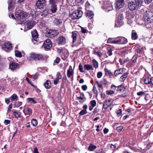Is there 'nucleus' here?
Segmentation results:
<instances>
[{
	"label": "nucleus",
	"mask_w": 153,
	"mask_h": 153,
	"mask_svg": "<svg viewBox=\"0 0 153 153\" xmlns=\"http://www.w3.org/2000/svg\"><path fill=\"white\" fill-rule=\"evenodd\" d=\"M152 1H131L128 4L129 9L131 10L138 9L141 5H144V4H149Z\"/></svg>",
	"instance_id": "nucleus-1"
},
{
	"label": "nucleus",
	"mask_w": 153,
	"mask_h": 153,
	"mask_svg": "<svg viewBox=\"0 0 153 153\" xmlns=\"http://www.w3.org/2000/svg\"><path fill=\"white\" fill-rule=\"evenodd\" d=\"M152 13L146 11V13L144 16V21L145 25L148 28L151 27L153 25V14L152 15Z\"/></svg>",
	"instance_id": "nucleus-2"
},
{
	"label": "nucleus",
	"mask_w": 153,
	"mask_h": 153,
	"mask_svg": "<svg viewBox=\"0 0 153 153\" xmlns=\"http://www.w3.org/2000/svg\"><path fill=\"white\" fill-rule=\"evenodd\" d=\"M50 3L51 4V9L47 10L44 11L43 14L45 15H47L48 13L50 14L54 13L57 10L56 3L55 1H49Z\"/></svg>",
	"instance_id": "nucleus-3"
},
{
	"label": "nucleus",
	"mask_w": 153,
	"mask_h": 153,
	"mask_svg": "<svg viewBox=\"0 0 153 153\" xmlns=\"http://www.w3.org/2000/svg\"><path fill=\"white\" fill-rule=\"evenodd\" d=\"M100 2L102 3V8L105 11L108 12L113 9L112 5L109 3V1H100Z\"/></svg>",
	"instance_id": "nucleus-4"
},
{
	"label": "nucleus",
	"mask_w": 153,
	"mask_h": 153,
	"mask_svg": "<svg viewBox=\"0 0 153 153\" xmlns=\"http://www.w3.org/2000/svg\"><path fill=\"white\" fill-rule=\"evenodd\" d=\"M59 34V32L57 30H48L46 33V36L50 38H52L56 36Z\"/></svg>",
	"instance_id": "nucleus-5"
},
{
	"label": "nucleus",
	"mask_w": 153,
	"mask_h": 153,
	"mask_svg": "<svg viewBox=\"0 0 153 153\" xmlns=\"http://www.w3.org/2000/svg\"><path fill=\"white\" fill-rule=\"evenodd\" d=\"M15 13L16 17L18 19H24L27 16L26 13L22 10H18Z\"/></svg>",
	"instance_id": "nucleus-6"
},
{
	"label": "nucleus",
	"mask_w": 153,
	"mask_h": 153,
	"mask_svg": "<svg viewBox=\"0 0 153 153\" xmlns=\"http://www.w3.org/2000/svg\"><path fill=\"white\" fill-rule=\"evenodd\" d=\"M52 44L51 40L47 39L44 42L43 47L45 50H47L52 47Z\"/></svg>",
	"instance_id": "nucleus-7"
},
{
	"label": "nucleus",
	"mask_w": 153,
	"mask_h": 153,
	"mask_svg": "<svg viewBox=\"0 0 153 153\" xmlns=\"http://www.w3.org/2000/svg\"><path fill=\"white\" fill-rule=\"evenodd\" d=\"M56 41L58 45H64L66 43V39L64 37L61 36L57 38Z\"/></svg>",
	"instance_id": "nucleus-8"
},
{
	"label": "nucleus",
	"mask_w": 153,
	"mask_h": 153,
	"mask_svg": "<svg viewBox=\"0 0 153 153\" xmlns=\"http://www.w3.org/2000/svg\"><path fill=\"white\" fill-rule=\"evenodd\" d=\"M19 67V65L17 63L14 62H10L9 65L10 68L11 70H15L18 69Z\"/></svg>",
	"instance_id": "nucleus-9"
},
{
	"label": "nucleus",
	"mask_w": 153,
	"mask_h": 153,
	"mask_svg": "<svg viewBox=\"0 0 153 153\" xmlns=\"http://www.w3.org/2000/svg\"><path fill=\"white\" fill-rule=\"evenodd\" d=\"M2 48L5 51H7L9 49L11 50L12 48L11 44L10 42L5 43L2 45Z\"/></svg>",
	"instance_id": "nucleus-10"
},
{
	"label": "nucleus",
	"mask_w": 153,
	"mask_h": 153,
	"mask_svg": "<svg viewBox=\"0 0 153 153\" xmlns=\"http://www.w3.org/2000/svg\"><path fill=\"white\" fill-rule=\"evenodd\" d=\"M45 5V1H37L36 5L39 9L42 8Z\"/></svg>",
	"instance_id": "nucleus-11"
},
{
	"label": "nucleus",
	"mask_w": 153,
	"mask_h": 153,
	"mask_svg": "<svg viewBox=\"0 0 153 153\" xmlns=\"http://www.w3.org/2000/svg\"><path fill=\"white\" fill-rule=\"evenodd\" d=\"M117 22L118 24V26L120 27L123 24V17L122 14H120L117 16Z\"/></svg>",
	"instance_id": "nucleus-12"
},
{
	"label": "nucleus",
	"mask_w": 153,
	"mask_h": 153,
	"mask_svg": "<svg viewBox=\"0 0 153 153\" xmlns=\"http://www.w3.org/2000/svg\"><path fill=\"white\" fill-rule=\"evenodd\" d=\"M32 36L33 39L35 41H36L38 37V35L37 31L36 30H34L31 32Z\"/></svg>",
	"instance_id": "nucleus-13"
},
{
	"label": "nucleus",
	"mask_w": 153,
	"mask_h": 153,
	"mask_svg": "<svg viewBox=\"0 0 153 153\" xmlns=\"http://www.w3.org/2000/svg\"><path fill=\"white\" fill-rule=\"evenodd\" d=\"M35 22L32 20H28L27 21V28L30 29L35 25Z\"/></svg>",
	"instance_id": "nucleus-14"
},
{
	"label": "nucleus",
	"mask_w": 153,
	"mask_h": 153,
	"mask_svg": "<svg viewBox=\"0 0 153 153\" xmlns=\"http://www.w3.org/2000/svg\"><path fill=\"white\" fill-rule=\"evenodd\" d=\"M94 15V14L92 11H88L86 14V16L91 21H92Z\"/></svg>",
	"instance_id": "nucleus-15"
},
{
	"label": "nucleus",
	"mask_w": 153,
	"mask_h": 153,
	"mask_svg": "<svg viewBox=\"0 0 153 153\" xmlns=\"http://www.w3.org/2000/svg\"><path fill=\"white\" fill-rule=\"evenodd\" d=\"M128 74L127 72L124 73L119 79V81L122 82H123L127 77Z\"/></svg>",
	"instance_id": "nucleus-16"
},
{
	"label": "nucleus",
	"mask_w": 153,
	"mask_h": 153,
	"mask_svg": "<svg viewBox=\"0 0 153 153\" xmlns=\"http://www.w3.org/2000/svg\"><path fill=\"white\" fill-rule=\"evenodd\" d=\"M124 1H117L116 2V7L117 8L120 9L124 5Z\"/></svg>",
	"instance_id": "nucleus-17"
},
{
	"label": "nucleus",
	"mask_w": 153,
	"mask_h": 153,
	"mask_svg": "<svg viewBox=\"0 0 153 153\" xmlns=\"http://www.w3.org/2000/svg\"><path fill=\"white\" fill-rule=\"evenodd\" d=\"M84 94L81 93H80V96L79 97H77L76 99L77 100L79 99L80 100L79 101V102L81 103H82L86 100V98L84 97Z\"/></svg>",
	"instance_id": "nucleus-18"
},
{
	"label": "nucleus",
	"mask_w": 153,
	"mask_h": 153,
	"mask_svg": "<svg viewBox=\"0 0 153 153\" xmlns=\"http://www.w3.org/2000/svg\"><path fill=\"white\" fill-rule=\"evenodd\" d=\"M9 6L8 9L9 10H12V8L13 7L15 4V1H10L8 2Z\"/></svg>",
	"instance_id": "nucleus-19"
},
{
	"label": "nucleus",
	"mask_w": 153,
	"mask_h": 153,
	"mask_svg": "<svg viewBox=\"0 0 153 153\" xmlns=\"http://www.w3.org/2000/svg\"><path fill=\"white\" fill-rule=\"evenodd\" d=\"M45 87L46 89L49 88L51 86V83L50 81L49 80L46 81L45 83L44 84Z\"/></svg>",
	"instance_id": "nucleus-20"
},
{
	"label": "nucleus",
	"mask_w": 153,
	"mask_h": 153,
	"mask_svg": "<svg viewBox=\"0 0 153 153\" xmlns=\"http://www.w3.org/2000/svg\"><path fill=\"white\" fill-rule=\"evenodd\" d=\"M84 68L85 70H91L93 71L94 68L90 64H85L84 66Z\"/></svg>",
	"instance_id": "nucleus-21"
},
{
	"label": "nucleus",
	"mask_w": 153,
	"mask_h": 153,
	"mask_svg": "<svg viewBox=\"0 0 153 153\" xmlns=\"http://www.w3.org/2000/svg\"><path fill=\"white\" fill-rule=\"evenodd\" d=\"M75 13H76V16L79 19L81 18L83 14L82 11L80 10H78L75 11Z\"/></svg>",
	"instance_id": "nucleus-22"
},
{
	"label": "nucleus",
	"mask_w": 153,
	"mask_h": 153,
	"mask_svg": "<svg viewBox=\"0 0 153 153\" xmlns=\"http://www.w3.org/2000/svg\"><path fill=\"white\" fill-rule=\"evenodd\" d=\"M97 148V147L96 146L91 143L88 148V150L90 151H92L94 150Z\"/></svg>",
	"instance_id": "nucleus-23"
},
{
	"label": "nucleus",
	"mask_w": 153,
	"mask_h": 153,
	"mask_svg": "<svg viewBox=\"0 0 153 153\" xmlns=\"http://www.w3.org/2000/svg\"><path fill=\"white\" fill-rule=\"evenodd\" d=\"M53 22L56 25H60L62 23L61 20L56 18L54 19Z\"/></svg>",
	"instance_id": "nucleus-24"
},
{
	"label": "nucleus",
	"mask_w": 153,
	"mask_h": 153,
	"mask_svg": "<svg viewBox=\"0 0 153 153\" xmlns=\"http://www.w3.org/2000/svg\"><path fill=\"white\" fill-rule=\"evenodd\" d=\"M77 32H73L72 33V37L73 39V42L74 43L76 40L77 36Z\"/></svg>",
	"instance_id": "nucleus-25"
},
{
	"label": "nucleus",
	"mask_w": 153,
	"mask_h": 153,
	"mask_svg": "<svg viewBox=\"0 0 153 153\" xmlns=\"http://www.w3.org/2000/svg\"><path fill=\"white\" fill-rule=\"evenodd\" d=\"M13 115L16 118H18L20 117L21 113L17 111L14 110L13 111Z\"/></svg>",
	"instance_id": "nucleus-26"
},
{
	"label": "nucleus",
	"mask_w": 153,
	"mask_h": 153,
	"mask_svg": "<svg viewBox=\"0 0 153 153\" xmlns=\"http://www.w3.org/2000/svg\"><path fill=\"white\" fill-rule=\"evenodd\" d=\"M36 54L35 53L31 54L30 56L28 58V60L30 61L36 60Z\"/></svg>",
	"instance_id": "nucleus-27"
},
{
	"label": "nucleus",
	"mask_w": 153,
	"mask_h": 153,
	"mask_svg": "<svg viewBox=\"0 0 153 153\" xmlns=\"http://www.w3.org/2000/svg\"><path fill=\"white\" fill-rule=\"evenodd\" d=\"M125 90V88L123 85H121L118 86L117 91L121 92H123Z\"/></svg>",
	"instance_id": "nucleus-28"
},
{
	"label": "nucleus",
	"mask_w": 153,
	"mask_h": 153,
	"mask_svg": "<svg viewBox=\"0 0 153 153\" xmlns=\"http://www.w3.org/2000/svg\"><path fill=\"white\" fill-rule=\"evenodd\" d=\"M92 65L96 68H98V62L94 59L92 60Z\"/></svg>",
	"instance_id": "nucleus-29"
},
{
	"label": "nucleus",
	"mask_w": 153,
	"mask_h": 153,
	"mask_svg": "<svg viewBox=\"0 0 153 153\" xmlns=\"http://www.w3.org/2000/svg\"><path fill=\"white\" fill-rule=\"evenodd\" d=\"M104 71L105 72V75L106 76H108L110 77H111L112 76V74L111 72L108 71L107 69L105 68L104 69Z\"/></svg>",
	"instance_id": "nucleus-30"
},
{
	"label": "nucleus",
	"mask_w": 153,
	"mask_h": 153,
	"mask_svg": "<svg viewBox=\"0 0 153 153\" xmlns=\"http://www.w3.org/2000/svg\"><path fill=\"white\" fill-rule=\"evenodd\" d=\"M36 60H41L43 59V56L41 54H36Z\"/></svg>",
	"instance_id": "nucleus-31"
},
{
	"label": "nucleus",
	"mask_w": 153,
	"mask_h": 153,
	"mask_svg": "<svg viewBox=\"0 0 153 153\" xmlns=\"http://www.w3.org/2000/svg\"><path fill=\"white\" fill-rule=\"evenodd\" d=\"M127 42V40L126 38L121 37L120 44H125Z\"/></svg>",
	"instance_id": "nucleus-32"
},
{
	"label": "nucleus",
	"mask_w": 153,
	"mask_h": 153,
	"mask_svg": "<svg viewBox=\"0 0 153 153\" xmlns=\"http://www.w3.org/2000/svg\"><path fill=\"white\" fill-rule=\"evenodd\" d=\"M123 68H120L115 70V74L118 75V74H121L123 73Z\"/></svg>",
	"instance_id": "nucleus-33"
},
{
	"label": "nucleus",
	"mask_w": 153,
	"mask_h": 153,
	"mask_svg": "<svg viewBox=\"0 0 153 153\" xmlns=\"http://www.w3.org/2000/svg\"><path fill=\"white\" fill-rule=\"evenodd\" d=\"M27 100L28 102H29L30 103L35 104L36 103L33 98H28L27 99Z\"/></svg>",
	"instance_id": "nucleus-34"
},
{
	"label": "nucleus",
	"mask_w": 153,
	"mask_h": 153,
	"mask_svg": "<svg viewBox=\"0 0 153 153\" xmlns=\"http://www.w3.org/2000/svg\"><path fill=\"white\" fill-rule=\"evenodd\" d=\"M10 99L12 101H16L18 99V97L16 94H13L11 96Z\"/></svg>",
	"instance_id": "nucleus-35"
},
{
	"label": "nucleus",
	"mask_w": 153,
	"mask_h": 153,
	"mask_svg": "<svg viewBox=\"0 0 153 153\" xmlns=\"http://www.w3.org/2000/svg\"><path fill=\"white\" fill-rule=\"evenodd\" d=\"M76 13H75V11L71 15V18L72 19H79V18L76 16Z\"/></svg>",
	"instance_id": "nucleus-36"
},
{
	"label": "nucleus",
	"mask_w": 153,
	"mask_h": 153,
	"mask_svg": "<svg viewBox=\"0 0 153 153\" xmlns=\"http://www.w3.org/2000/svg\"><path fill=\"white\" fill-rule=\"evenodd\" d=\"M26 109L27 112L26 114H25V115H26L27 114L28 115H31L32 113V109L29 107L26 108Z\"/></svg>",
	"instance_id": "nucleus-37"
},
{
	"label": "nucleus",
	"mask_w": 153,
	"mask_h": 153,
	"mask_svg": "<svg viewBox=\"0 0 153 153\" xmlns=\"http://www.w3.org/2000/svg\"><path fill=\"white\" fill-rule=\"evenodd\" d=\"M15 54L16 56L21 57L22 56V54L20 52L16 50L15 51Z\"/></svg>",
	"instance_id": "nucleus-38"
},
{
	"label": "nucleus",
	"mask_w": 153,
	"mask_h": 153,
	"mask_svg": "<svg viewBox=\"0 0 153 153\" xmlns=\"http://www.w3.org/2000/svg\"><path fill=\"white\" fill-rule=\"evenodd\" d=\"M73 74L72 70L68 69L67 70V76L68 77H70Z\"/></svg>",
	"instance_id": "nucleus-39"
},
{
	"label": "nucleus",
	"mask_w": 153,
	"mask_h": 153,
	"mask_svg": "<svg viewBox=\"0 0 153 153\" xmlns=\"http://www.w3.org/2000/svg\"><path fill=\"white\" fill-rule=\"evenodd\" d=\"M32 124L34 126H36L37 125V121L35 119H33L31 121Z\"/></svg>",
	"instance_id": "nucleus-40"
},
{
	"label": "nucleus",
	"mask_w": 153,
	"mask_h": 153,
	"mask_svg": "<svg viewBox=\"0 0 153 153\" xmlns=\"http://www.w3.org/2000/svg\"><path fill=\"white\" fill-rule=\"evenodd\" d=\"M121 37H118L115 38V44H120Z\"/></svg>",
	"instance_id": "nucleus-41"
},
{
	"label": "nucleus",
	"mask_w": 153,
	"mask_h": 153,
	"mask_svg": "<svg viewBox=\"0 0 153 153\" xmlns=\"http://www.w3.org/2000/svg\"><path fill=\"white\" fill-rule=\"evenodd\" d=\"M85 8L87 10H88L89 8H91L92 7L91 5L90 4V3L88 1L85 4Z\"/></svg>",
	"instance_id": "nucleus-42"
},
{
	"label": "nucleus",
	"mask_w": 153,
	"mask_h": 153,
	"mask_svg": "<svg viewBox=\"0 0 153 153\" xmlns=\"http://www.w3.org/2000/svg\"><path fill=\"white\" fill-rule=\"evenodd\" d=\"M144 83L146 84H150V78H146L144 79Z\"/></svg>",
	"instance_id": "nucleus-43"
},
{
	"label": "nucleus",
	"mask_w": 153,
	"mask_h": 153,
	"mask_svg": "<svg viewBox=\"0 0 153 153\" xmlns=\"http://www.w3.org/2000/svg\"><path fill=\"white\" fill-rule=\"evenodd\" d=\"M132 37L133 39H136L138 38V36H137V34L136 33H132Z\"/></svg>",
	"instance_id": "nucleus-44"
},
{
	"label": "nucleus",
	"mask_w": 153,
	"mask_h": 153,
	"mask_svg": "<svg viewBox=\"0 0 153 153\" xmlns=\"http://www.w3.org/2000/svg\"><path fill=\"white\" fill-rule=\"evenodd\" d=\"M79 69L81 72L83 73L85 72V71L83 70V67L81 63L79 64Z\"/></svg>",
	"instance_id": "nucleus-45"
},
{
	"label": "nucleus",
	"mask_w": 153,
	"mask_h": 153,
	"mask_svg": "<svg viewBox=\"0 0 153 153\" xmlns=\"http://www.w3.org/2000/svg\"><path fill=\"white\" fill-rule=\"evenodd\" d=\"M126 16L127 18L128 19L133 18L134 17L133 15L129 13H127L126 14Z\"/></svg>",
	"instance_id": "nucleus-46"
},
{
	"label": "nucleus",
	"mask_w": 153,
	"mask_h": 153,
	"mask_svg": "<svg viewBox=\"0 0 153 153\" xmlns=\"http://www.w3.org/2000/svg\"><path fill=\"white\" fill-rule=\"evenodd\" d=\"M108 105H109L108 104L107 101H106L103 103V108L105 109H107L108 108Z\"/></svg>",
	"instance_id": "nucleus-47"
},
{
	"label": "nucleus",
	"mask_w": 153,
	"mask_h": 153,
	"mask_svg": "<svg viewBox=\"0 0 153 153\" xmlns=\"http://www.w3.org/2000/svg\"><path fill=\"white\" fill-rule=\"evenodd\" d=\"M56 78L59 79H61L62 78V76L59 72L57 73Z\"/></svg>",
	"instance_id": "nucleus-48"
},
{
	"label": "nucleus",
	"mask_w": 153,
	"mask_h": 153,
	"mask_svg": "<svg viewBox=\"0 0 153 153\" xmlns=\"http://www.w3.org/2000/svg\"><path fill=\"white\" fill-rule=\"evenodd\" d=\"M87 113V111L85 110H82L79 113V114L80 115H83Z\"/></svg>",
	"instance_id": "nucleus-49"
},
{
	"label": "nucleus",
	"mask_w": 153,
	"mask_h": 153,
	"mask_svg": "<svg viewBox=\"0 0 153 153\" xmlns=\"http://www.w3.org/2000/svg\"><path fill=\"white\" fill-rule=\"evenodd\" d=\"M117 116L118 117L121 116L122 114V110L121 109H119V110L117 111L116 112Z\"/></svg>",
	"instance_id": "nucleus-50"
},
{
	"label": "nucleus",
	"mask_w": 153,
	"mask_h": 153,
	"mask_svg": "<svg viewBox=\"0 0 153 153\" xmlns=\"http://www.w3.org/2000/svg\"><path fill=\"white\" fill-rule=\"evenodd\" d=\"M22 104V102H16L14 104L15 106L16 107H18L21 105Z\"/></svg>",
	"instance_id": "nucleus-51"
},
{
	"label": "nucleus",
	"mask_w": 153,
	"mask_h": 153,
	"mask_svg": "<svg viewBox=\"0 0 153 153\" xmlns=\"http://www.w3.org/2000/svg\"><path fill=\"white\" fill-rule=\"evenodd\" d=\"M90 103L91 104V105L94 107H95L96 104V102L95 100H92L91 101Z\"/></svg>",
	"instance_id": "nucleus-52"
},
{
	"label": "nucleus",
	"mask_w": 153,
	"mask_h": 153,
	"mask_svg": "<svg viewBox=\"0 0 153 153\" xmlns=\"http://www.w3.org/2000/svg\"><path fill=\"white\" fill-rule=\"evenodd\" d=\"M145 94V93L142 91H139L137 93V95L139 96H142Z\"/></svg>",
	"instance_id": "nucleus-53"
},
{
	"label": "nucleus",
	"mask_w": 153,
	"mask_h": 153,
	"mask_svg": "<svg viewBox=\"0 0 153 153\" xmlns=\"http://www.w3.org/2000/svg\"><path fill=\"white\" fill-rule=\"evenodd\" d=\"M81 31L82 33H85L88 32V30L86 28L81 27Z\"/></svg>",
	"instance_id": "nucleus-54"
},
{
	"label": "nucleus",
	"mask_w": 153,
	"mask_h": 153,
	"mask_svg": "<svg viewBox=\"0 0 153 153\" xmlns=\"http://www.w3.org/2000/svg\"><path fill=\"white\" fill-rule=\"evenodd\" d=\"M107 42L108 43H114L115 39H113L109 38L108 39Z\"/></svg>",
	"instance_id": "nucleus-55"
},
{
	"label": "nucleus",
	"mask_w": 153,
	"mask_h": 153,
	"mask_svg": "<svg viewBox=\"0 0 153 153\" xmlns=\"http://www.w3.org/2000/svg\"><path fill=\"white\" fill-rule=\"evenodd\" d=\"M114 91L112 90H110L106 91V94L108 95H111L114 94Z\"/></svg>",
	"instance_id": "nucleus-56"
},
{
	"label": "nucleus",
	"mask_w": 153,
	"mask_h": 153,
	"mask_svg": "<svg viewBox=\"0 0 153 153\" xmlns=\"http://www.w3.org/2000/svg\"><path fill=\"white\" fill-rule=\"evenodd\" d=\"M99 111V108H95L93 112V114H95L97 113Z\"/></svg>",
	"instance_id": "nucleus-57"
},
{
	"label": "nucleus",
	"mask_w": 153,
	"mask_h": 153,
	"mask_svg": "<svg viewBox=\"0 0 153 153\" xmlns=\"http://www.w3.org/2000/svg\"><path fill=\"white\" fill-rule=\"evenodd\" d=\"M95 54H97L99 57H100L102 55V53L100 51L95 52L94 53Z\"/></svg>",
	"instance_id": "nucleus-58"
},
{
	"label": "nucleus",
	"mask_w": 153,
	"mask_h": 153,
	"mask_svg": "<svg viewBox=\"0 0 153 153\" xmlns=\"http://www.w3.org/2000/svg\"><path fill=\"white\" fill-rule=\"evenodd\" d=\"M123 128V127L122 126H120L118 127H117L116 128V129L117 131H121L122 130Z\"/></svg>",
	"instance_id": "nucleus-59"
},
{
	"label": "nucleus",
	"mask_w": 153,
	"mask_h": 153,
	"mask_svg": "<svg viewBox=\"0 0 153 153\" xmlns=\"http://www.w3.org/2000/svg\"><path fill=\"white\" fill-rule=\"evenodd\" d=\"M60 60V59L59 57H57L56 59L54 61V62L56 63H58Z\"/></svg>",
	"instance_id": "nucleus-60"
},
{
	"label": "nucleus",
	"mask_w": 153,
	"mask_h": 153,
	"mask_svg": "<svg viewBox=\"0 0 153 153\" xmlns=\"http://www.w3.org/2000/svg\"><path fill=\"white\" fill-rule=\"evenodd\" d=\"M137 57L135 56H133L131 59V61L133 62H136Z\"/></svg>",
	"instance_id": "nucleus-61"
},
{
	"label": "nucleus",
	"mask_w": 153,
	"mask_h": 153,
	"mask_svg": "<svg viewBox=\"0 0 153 153\" xmlns=\"http://www.w3.org/2000/svg\"><path fill=\"white\" fill-rule=\"evenodd\" d=\"M82 89L84 91H86L87 89V87L86 85H83L82 86Z\"/></svg>",
	"instance_id": "nucleus-62"
},
{
	"label": "nucleus",
	"mask_w": 153,
	"mask_h": 153,
	"mask_svg": "<svg viewBox=\"0 0 153 153\" xmlns=\"http://www.w3.org/2000/svg\"><path fill=\"white\" fill-rule=\"evenodd\" d=\"M98 87L99 88V90L101 91H102L103 90V86L101 84H98V85H97Z\"/></svg>",
	"instance_id": "nucleus-63"
},
{
	"label": "nucleus",
	"mask_w": 153,
	"mask_h": 153,
	"mask_svg": "<svg viewBox=\"0 0 153 153\" xmlns=\"http://www.w3.org/2000/svg\"><path fill=\"white\" fill-rule=\"evenodd\" d=\"M102 76V73L101 72H99L97 74V77L99 78H101Z\"/></svg>",
	"instance_id": "nucleus-64"
}]
</instances>
